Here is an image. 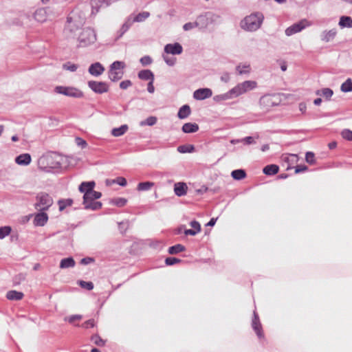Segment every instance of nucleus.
<instances>
[{"instance_id": "nucleus-1", "label": "nucleus", "mask_w": 352, "mask_h": 352, "mask_svg": "<svg viewBox=\"0 0 352 352\" xmlns=\"http://www.w3.org/2000/svg\"><path fill=\"white\" fill-rule=\"evenodd\" d=\"M280 102L281 98L279 94H266L260 98L259 104L263 111H268L272 107L278 106Z\"/></svg>"}, {"instance_id": "nucleus-2", "label": "nucleus", "mask_w": 352, "mask_h": 352, "mask_svg": "<svg viewBox=\"0 0 352 352\" xmlns=\"http://www.w3.org/2000/svg\"><path fill=\"white\" fill-rule=\"evenodd\" d=\"M264 16L261 12L253 13L244 19L245 26L243 28L252 32L260 28Z\"/></svg>"}, {"instance_id": "nucleus-3", "label": "nucleus", "mask_w": 352, "mask_h": 352, "mask_svg": "<svg viewBox=\"0 0 352 352\" xmlns=\"http://www.w3.org/2000/svg\"><path fill=\"white\" fill-rule=\"evenodd\" d=\"M53 198L47 192H41L36 196L34 208L38 211H46L52 206Z\"/></svg>"}, {"instance_id": "nucleus-4", "label": "nucleus", "mask_w": 352, "mask_h": 352, "mask_svg": "<svg viewBox=\"0 0 352 352\" xmlns=\"http://www.w3.org/2000/svg\"><path fill=\"white\" fill-rule=\"evenodd\" d=\"M78 41L80 47H87L96 41L95 31L91 28H84L80 33Z\"/></svg>"}, {"instance_id": "nucleus-5", "label": "nucleus", "mask_w": 352, "mask_h": 352, "mask_svg": "<svg viewBox=\"0 0 352 352\" xmlns=\"http://www.w3.org/2000/svg\"><path fill=\"white\" fill-rule=\"evenodd\" d=\"M57 94H63L75 98H81L84 96L83 92L74 87L57 86L55 87Z\"/></svg>"}, {"instance_id": "nucleus-6", "label": "nucleus", "mask_w": 352, "mask_h": 352, "mask_svg": "<svg viewBox=\"0 0 352 352\" xmlns=\"http://www.w3.org/2000/svg\"><path fill=\"white\" fill-rule=\"evenodd\" d=\"M311 22L309 21L307 19H304L288 27L285 30V33L287 36H290L293 34L300 32L302 30L307 27L311 26Z\"/></svg>"}, {"instance_id": "nucleus-7", "label": "nucleus", "mask_w": 352, "mask_h": 352, "mask_svg": "<svg viewBox=\"0 0 352 352\" xmlns=\"http://www.w3.org/2000/svg\"><path fill=\"white\" fill-rule=\"evenodd\" d=\"M80 28L79 25L75 21L72 17L68 16L67 18V24L64 29V34L67 38H74L76 36V32Z\"/></svg>"}, {"instance_id": "nucleus-8", "label": "nucleus", "mask_w": 352, "mask_h": 352, "mask_svg": "<svg viewBox=\"0 0 352 352\" xmlns=\"http://www.w3.org/2000/svg\"><path fill=\"white\" fill-rule=\"evenodd\" d=\"M88 87L96 94H102L109 91V86L105 82L89 80Z\"/></svg>"}, {"instance_id": "nucleus-9", "label": "nucleus", "mask_w": 352, "mask_h": 352, "mask_svg": "<svg viewBox=\"0 0 352 352\" xmlns=\"http://www.w3.org/2000/svg\"><path fill=\"white\" fill-rule=\"evenodd\" d=\"M252 327L254 332L256 333L258 339L262 340L264 339V334L263 331V328L261 323L259 320V317L257 313L254 311L253 314V319L252 321Z\"/></svg>"}, {"instance_id": "nucleus-10", "label": "nucleus", "mask_w": 352, "mask_h": 352, "mask_svg": "<svg viewBox=\"0 0 352 352\" xmlns=\"http://www.w3.org/2000/svg\"><path fill=\"white\" fill-rule=\"evenodd\" d=\"M96 184L94 182H84L80 184L78 187V190L80 192H83V199H87L90 192L94 190Z\"/></svg>"}, {"instance_id": "nucleus-11", "label": "nucleus", "mask_w": 352, "mask_h": 352, "mask_svg": "<svg viewBox=\"0 0 352 352\" xmlns=\"http://www.w3.org/2000/svg\"><path fill=\"white\" fill-rule=\"evenodd\" d=\"M242 93V89L240 87V85H237L236 87H234L233 89H230L229 91L224 94H221L220 96H217L214 99L219 98L221 100H228L230 98H234Z\"/></svg>"}, {"instance_id": "nucleus-12", "label": "nucleus", "mask_w": 352, "mask_h": 352, "mask_svg": "<svg viewBox=\"0 0 352 352\" xmlns=\"http://www.w3.org/2000/svg\"><path fill=\"white\" fill-rule=\"evenodd\" d=\"M212 91L209 88L198 89L193 93V97L196 100H202L211 97Z\"/></svg>"}, {"instance_id": "nucleus-13", "label": "nucleus", "mask_w": 352, "mask_h": 352, "mask_svg": "<svg viewBox=\"0 0 352 352\" xmlns=\"http://www.w3.org/2000/svg\"><path fill=\"white\" fill-rule=\"evenodd\" d=\"M182 46L179 43H175L174 44H167L164 47V52L167 54H180L182 53Z\"/></svg>"}, {"instance_id": "nucleus-14", "label": "nucleus", "mask_w": 352, "mask_h": 352, "mask_svg": "<svg viewBox=\"0 0 352 352\" xmlns=\"http://www.w3.org/2000/svg\"><path fill=\"white\" fill-rule=\"evenodd\" d=\"M104 67L100 63L96 62L89 66L88 72L94 76H99L104 72Z\"/></svg>"}, {"instance_id": "nucleus-15", "label": "nucleus", "mask_w": 352, "mask_h": 352, "mask_svg": "<svg viewBox=\"0 0 352 352\" xmlns=\"http://www.w3.org/2000/svg\"><path fill=\"white\" fill-rule=\"evenodd\" d=\"M337 34V30L336 28H333L329 30H324L320 34V39L322 41L328 43L334 39Z\"/></svg>"}, {"instance_id": "nucleus-16", "label": "nucleus", "mask_w": 352, "mask_h": 352, "mask_svg": "<svg viewBox=\"0 0 352 352\" xmlns=\"http://www.w3.org/2000/svg\"><path fill=\"white\" fill-rule=\"evenodd\" d=\"M48 221V215L43 211H41L35 214L34 219V224L36 226H43Z\"/></svg>"}, {"instance_id": "nucleus-17", "label": "nucleus", "mask_w": 352, "mask_h": 352, "mask_svg": "<svg viewBox=\"0 0 352 352\" xmlns=\"http://www.w3.org/2000/svg\"><path fill=\"white\" fill-rule=\"evenodd\" d=\"M188 186L186 183L177 182L174 185L175 194L178 197H182L186 195Z\"/></svg>"}, {"instance_id": "nucleus-18", "label": "nucleus", "mask_w": 352, "mask_h": 352, "mask_svg": "<svg viewBox=\"0 0 352 352\" xmlns=\"http://www.w3.org/2000/svg\"><path fill=\"white\" fill-rule=\"evenodd\" d=\"M15 162L19 165L27 166L31 162V156L28 153L21 154L15 158Z\"/></svg>"}, {"instance_id": "nucleus-19", "label": "nucleus", "mask_w": 352, "mask_h": 352, "mask_svg": "<svg viewBox=\"0 0 352 352\" xmlns=\"http://www.w3.org/2000/svg\"><path fill=\"white\" fill-rule=\"evenodd\" d=\"M109 78L113 82H117L120 80L124 74L123 71H119L118 69L109 68Z\"/></svg>"}, {"instance_id": "nucleus-20", "label": "nucleus", "mask_w": 352, "mask_h": 352, "mask_svg": "<svg viewBox=\"0 0 352 352\" xmlns=\"http://www.w3.org/2000/svg\"><path fill=\"white\" fill-rule=\"evenodd\" d=\"M34 18L36 21L43 23L47 19V12L44 8L37 9L34 13Z\"/></svg>"}, {"instance_id": "nucleus-21", "label": "nucleus", "mask_w": 352, "mask_h": 352, "mask_svg": "<svg viewBox=\"0 0 352 352\" xmlns=\"http://www.w3.org/2000/svg\"><path fill=\"white\" fill-rule=\"evenodd\" d=\"M138 78L144 80L154 81V74L149 69H144L139 72Z\"/></svg>"}, {"instance_id": "nucleus-22", "label": "nucleus", "mask_w": 352, "mask_h": 352, "mask_svg": "<svg viewBox=\"0 0 352 352\" xmlns=\"http://www.w3.org/2000/svg\"><path fill=\"white\" fill-rule=\"evenodd\" d=\"M199 130V126L196 123L188 122L182 126V131L185 133H195Z\"/></svg>"}, {"instance_id": "nucleus-23", "label": "nucleus", "mask_w": 352, "mask_h": 352, "mask_svg": "<svg viewBox=\"0 0 352 352\" xmlns=\"http://www.w3.org/2000/svg\"><path fill=\"white\" fill-rule=\"evenodd\" d=\"M24 296L23 292L16 290H11L7 292L6 298L10 300H20Z\"/></svg>"}, {"instance_id": "nucleus-24", "label": "nucleus", "mask_w": 352, "mask_h": 352, "mask_svg": "<svg viewBox=\"0 0 352 352\" xmlns=\"http://www.w3.org/2000/svg\"><path fill=\"white\" fill-rule=\"evenodd\" d=\"M338 24L342 28H352V18L348 16H342Z\"/></svg>"}, {"instance_id": "nucleus-25", "label": "nucleus", "mask_w": 352, "mask_h": 352, "mask_svg": "<svg viewBox=\"0 0 352 352\" xmlns=\"http://www.w3.org/2000/svg\"><path fill=\"white\" fill-rule=\"evenodd\" d=\"M191 113L190 107L188 104L183 105L179 110L177 116L180 119H184L190 116Z\"/></svg>"}, {"instance_id": "nucleus-26", "label": "nucleus", "mask_w": 352, "mask_h": 352, "mask_svg": "<svg viewBox=\"0 0 352 352\" xmlns=\"http://www.w3.org/2000/svg\"><path fill=\"white\" fill-rule=\"evenodd\" d=\"M133 23L131 17H129L126 21L122 25L120 30L118 32L119 35L117 37V39L120 38L122 36V35L130 28V27Z\"/></svg>"}, {"instance_id": "nucleus-27", "label": "nucleus", "mask_w": 352, "mask_h": 352, "mask_svg": "<svg viewBox=\"0 0 352 352\" xmlns=\"http://www.w3.org/2000/svg\"><path fill=\"white\" fill-rule=\"evenodd\" d=\"M83 205L85 206V209L86 210H97L102 207V203L100 201H87V203H84Z\"/></svg>"}, {"instance_id": "nucleus-28", "label": "nucleus", "mask_w": 352, "mask_h": 352, "mask_svg": "<svg viewBox=\"0 0 352 352\" xmlns=\"http://www.w3.org/2000/svg\"><path fill=\"white\" fill-rule=\"evenodd\" d=\"M278 170H279V168L277 165L270 164V165L266 166L263 168V173L267 175H274L278 172Z\"/></svg>"}, {"instance_id": "nucleus-29", "label": "nucleus", "mask_w": 352, "mask_h": 352, "mask_svg": "<svg viewBox=\"0 0 352 352\" xmlns=\"http://www.w3.org/2000/svg\"><path fill=\"white\" fill-rule=\"evenodd\" d=\"M76 263L73 258L68 257L63 258L60 261V267L62 269L73 267H74Z\"/></svg>"}, {"instance_id": "nucleus-30", "label": "nucleus", "mask_w": 352, "mask_h": 352, "mask_svg": "<svg viewBox=\"0 0 352 352\" xmlns=\"http://www.w3.org/2000/svg\"><path fill=\"white\" fill-rule=\"evenodd\" d=\"M128 130V126L123 124L118 128H114L111 131V135L114 137H119L124 135Z\"/></svg>"}, {"instance_id": "nucleus-31", "label": "nucleus", "mask_w": 352, "mask_h": 352, "mask_svg": "<svg viewBox=\"0 0 352 352\" xmlns=\"http://www.w3.org/2000/svg\"><path fill=\"white\" fill-rule=\"evenodd\" d=\"M316 95L324 97L326 99L329 100L333 94V91L330 88H323L316 91Z\"/></svg>"}, {"instance_id": "nucleus-32", "label": "nucleus", "mask_w": 352, "mask_h": 352, "mask_svg": "<svg viewBox=\"0 0 352 352\" xmlns=\"http://www.w3.org/2000/svg\"><path fill=\"white\" fill-rule=\"evenodd\" d=\"M340 90L344 93L352 91V80L351 78H347L341 85Z\"/></svg>"}, {"instance_id": "nucleus-33", "label": "nucleus", "mask_w": 352, "mask_h": 352, "mask_svg": "<svg viewBox=\"0 0 352 352\" xmlns=\"http://www.w3.org/2000/svg\"><path fill=\"white\" fill-rule=\"evenodd\" d=\"M257 87V82L254 80L243 81V92L254 89Z\"/></svg>"}, {"instance_id": "nucleus-34", "label": "nucleus", "mask_w": 352, "mask_h": 352, "mask_svg": "<svg viewBox=\"0 0 352 352\" xmlns=\"http://www.w3.org/2000/svg\"><path fill=\"white\" fill-rule=\"evenodd\" d=\"M186 250L185 247L182 244H177L168 248V253L170 254H176L179 252H184Z\"/></svg>"}, {"instance_id": "nucleus-35", "label": "nucleus", "mask_w": 352, "mask_h": 352, "mask_svg": "<svg viewBox=\"0 0 352 352\" xmlns=\"http://www.w3.org/2000/svg\"><path fill=\"white\" fill-rule=\"evenodd\" d=\"M154 186L151 182H140L138 184L137 190L139 191H146L150 190Z\"/></svg>"}, {"instance_id": "nucleus-36", "label": "nucleus", "mask_w": 352, "mask_h": 352, "mask_svg": "<svg viewBox=\"0 0 352 352\" xmlns=\"http://www.w3.org/2000/svg\"><path fill=\"white\" fill-rule=\"evenodd\" d=\"M150 16V13L148 12H142L137 14L133 19V22H142L145 21Z\"/></svg>"}, {"instance_id": "nucleus-37", "label": "nucleus", "mask_w": 352, "mask_h": 352, "mask_svg": "<svg viewBox=\"0 0 352 352\" xmlns=\"http://www.w3.org/2000/svg\"><path fill=\"white\" fill-rule=\"evenodd\" d=\"M195 151V147L191 144L181 145L177 147V151L181 153H192Z\"/></svg>"}, {"instance_id": "nucleus-38", "label": "nucleus", "mask_w": 352, "mask_h": 352, "mask_svg": "<svg viewBox=\"0 0 352 352\" xmlns=\"http://www.w3.org/2000/svg\"><path fill=\"white\" fill-rule=\"evenodd\" d=\"M73 204L72 199H60L58 201L59 210L63 211L66 207L71 206Z\"/></svg>"}, {"instance_id": "nucleus-39", "label": "nucleus", "mask_w": 352, "mask_h": 352, "mask_svg": "<svg viewBox=\"0 0 352 352\" xmlns=\"http://www.w3.org/2000/svg\"><path fill=\"white\" fill-rule=\"evenodd\" d=\"M157 120V119L155 116H149L140 122V126H153L156 124Z\"/></svg>"}, {"instance_id": "nucleus-40", "label": "nucleus", "mask_w": 352, "mask_h": 352, "mask_svg": "<svg viewBox=\"0 0 352 352\" xmlns=\"http://www.w3.org/2000/svg\"><path fill=\"white\" fill-rule=\"evenodd\" d=\"M102 196V193L98 191L92 190L90 192L89 197L87 199H83L84 203H87L89 201H96L98 199H100Z\"/></svg>"}, {"instance_id": "nucleus-41", "label": "nucleus", "mask_w": 352, "mask_h": 352, "mask_svg": "<svg viewBox=\"0 0 352 352\" xmlns=\"http://www.w3.org/2000/svg\"><path fill=\"white\" fill-rule=\"evenodd\" d=\"M91 340L97 346H102L105 344L106 341L102 339L98 334L93 335Z\"/></svg>"}, {"instance_id": "nucleus-42", "label": "nucleus", "mask_w": 352, "mask_h": 352, "mask_svg": "<svg viewBox=\"0 0 352 352\" xmlns=\"http://www.w3.org/2000/svg\"><path fill=\"white\" fill-rule=\"evenodd\" d=\"M127 200L125 198L118 197L113 199L111 203L116 206L122 207L126 205Z\"/></svg>"}, {"instance_id": "nucleus-43", "label": "nucleus", "mask_w": 352, "mask_h": 352, "mask_svg": "<svg viewBox=\"0 0 352 352\" xmlns=\"http://www.w3.org/2000/svg\"><path fill=\"white\" fill-rule=\"evenodd\" d=\"M258 135L248 136L243 138V145H251L256 143Z\"/></svg>"}, {"instance_id": "nucleus-44", "label": "nucleus", "mask_w": 352, "mask_h": 352, "mask_svg": "<svg viewBox=\"0 0 352 352\" xmlns=\"http://www.w3.org/2000/svg\"><path fill=\"white\" fill-rule=\"evenodd\" d=\"M126 67L124 62L116 60L114 61L111 65L110 68L122 71Z\"/></svg>"}, {"instance_id": "nucleus-45", "label": "nucleus", "mask_w": 352, "mask_h": 352, "mask_svg": "<svg viewBox=\"0 0 352 352\" xmlns=\"http://www.w3.org/2000/svg\"><path fill=\"white\" fill-rule=\"evenodd\" d=\"M305 160L308 164L311 165L315 164L316 160L314 153L311 151L307 152L305 154Z\"/></svg>"}, {"instance_id": "nucleus-46", "label": "nucleus", "mask_w": 352, "mask_h": 352, "mask_svg": "<svg viewBox=\"0 0 352 352\" xmlns=\"http://www.w3.org/2000/svg\"><path fill=\"white\" fill-rule=\"evenodd\" d=\"M11 232L10 226H4L0 228V239H3L6 236L9 235Z\"/></svg>"}, {"instance_id": "nucleus-47", "label": "nucleus", "mask_w": 352, "mask_h": 352, "mask_svg": "<svg viewBox=\"0 0 352 352\" xmlns=\"http://www.w3.org/2000/svg\"><path fill=\"white\" fill-rule=\"evenodd\" d=\"M79 285L84 289L87 290H91L94 288V284L91 281L80 280Z\"/></svg>"}, {"instance_id": "nucleus-48", "label": "nucleus", "mask_w": 352, "mask_h": 352, "mask_svg": "<svg viewBox=\"0 0 352 352\" xmlns=\"http://www.w3.org/2000/svg\"><path fill=\"white\" fill-rule=\"evenodd\" d=\"M163 59L166 63L169 66H173L176 63V58L174 57H170L167 54H163Z\"/></svg>"}, {"instance_id": "nucleus-49", "label": "nucleus", "mask_w": 352, "mask_h": 352, "mask_svg": "<svg viewBox=\"0 0 352 352\" xmlns=\"http://www.w3.org/2000/svg\"><path fill=\"white\" fill-rule=\"evenodd\" d=\"M64 69L69 70L70 72H76L78 69V65L70 62H67L63 65Z\"/></svg>"}, {"instance_id": "nucleus-50", "label": "nucleus", "mask_w": 352, "mask_h": 352, "mask_svg": "<svg viewBox=\"0 0 352 352\" xmlns=\"http://www.w3.org/2000/svg\"><path fill=\"white\" fill-rule=\"evenodd\" d=\"M342 137L349 141H352V131L349 129H344L341 132Z\"/></svg>"}, {"instance_id": "nucleus-51", "label": "nucleus", "mask_w": 352, "mask_h": 352, "mask_svg": "<svg viewBox=\"0 0 352 352\" xmlns=\"http://www.w3.org/2000/svg\"><path fill=\"white\" fill-rule=\"evenodd\" d=\"M199 25V23L197 22H189V23H186L183 26V29L185 30V31H189L195 28H197L198 27Z\"/></svg>"}, {"instance_id": "nucleus-52", "label": "nucleus", "mask_w": 352, "mask_h": 352, "mask_svg": "<svg viewBox=\"0 0 352 352\" xmlns=\"http://www.w3.org/2000/svg\"><path fill=\"white\" fill-rule=\"evenodd\" d=\"M181 261L180 259L175 258V257H168L165 260V263L167 265H173Z\"/></svg>"}, {"instance_id": "nucleus-53", "label": "nucleus", "mask_w": 352, "mask_h": 352, "mask_svg": "<svg viewBox=\"0 0 352 352\" xmlns=\"http://www.w3.org/2000/svg\"><path fill=\"white\" fill-rule=\"evenodd\" d=\"M232 177L235 179L239 180L242 179V169H237L233 170L231 173Z\"/></svg>"}, {"instance_id": "nucleus-54", "label": "nucleus", "mask_w": 352, "mask_h": 352, "mask_svg": "<svg viewBox=\"0 0 352 352\" xmlns=\"http://www.w3.org/2000/svg\"><path fill=\"white\" fill-rule=\"evenodd\" d=\"M190 225L193 228L192 230H194L195 232H197V233H198L201 231V225L198 221H197L195 220L192 221L190 223Z\"/></svg>"}, {"instance_id": "nucleus-55", "label": "nucleus", "mask_w": 352, "mask_h": 352, "mask_svg": "<svg viewBox=\"0 0 352 352\" xmlns=\"http://www.w3.org/2000/svg\"><path fill=\"white\" fill-rule=\"evenodd\" d=\"M95 326V322L94 319H90L82 324L81 327L85 329L89 327H94Z\"/></svg>"}, {"instance_id": "nucleus-56", "label": "nucleus", "mask_w": 352, "mask_h": 352, "mask_svg": "<svg viewBox=\"0 0 352 352\" xmlns=\"http://www.w3.org/2000/svg\"><path fill=\"white\" fill-rule=\"evenodd\" d=\"M140 63L142 65H148L152 63V59L148 56H145L140 58Z\"/></svg>"}, {"instance_id": "nucleus-57", "label": "nucleus", "mask_w": 352, "mask_h": 352, "mask_svg": "<svg viewBox=\"0 0 352 352\" xmlns=\"http://www.w3.org/2000/svg\"><path fill=\"white\" fill-rule=\"evenodd\" d=\"M132 85V82L129 80H123L120 83V87L122 89H126Z\"/></svg>"}, {"instance_id": "nucleus-58", "label": "nucleus", "mask_w": 352, "mask_h": 352, "mask_svg": "<svg viewBox=\"0 0 352 352\" xmlns=\"http://www.w3.org/2000/svg\"><path fill=\"white\" fill-rule=\"evenodd\" d=\"M116 182L121 186H125L127 184L125 178L122 177H118L116 179Z\"/></svg>"}, {"instance_id": "nucleus-59", "label": "nucleus", "mask_w": 352, "mask_h": 352, "mask_svg": "<svg viewBox=\"0 0 352 352\" xmlns=\"http://www.w3.org/2000/svg\"><path fill=\"white\" fill-rule=\"evenodd\" d=\"M82 316L81 315H72L71 316H69L67 319V321L69 322V323H73L74 322V320H80L82 319Z\"/></svg>"}, {"instance_id": "nucleus-60", "label": "nucleus", "mask_w": 352, "mask_h": 352, "mask_svg": "<svg viewBox=\"0 0 352 352\" xmlns=\"http://www.w3.org/2000/svg\"><path fill=\"white\" fill-rule=\"evenodd\" d=\"M308 169L307 166L303 165V166H297L295 168V173H300L302 172H305Z\"/></svg>"}, {"instance_id": "nucleus-61", "label": "nucleus", "mask_w": 352, "mask_h": 352, "mask_svg": "<svg viewBox=\"0 0 352 352\" xmlns=\"http://www.w3.org/2000/svg\"><path fill=\"white\" fill-rule=\"evenodd\" d=\"M76 143L78 145L81 146L82 148H85L87 145L86 141L80 138H76Z\"/></svg>"}, {"instance_id": "nucleus-62", "label": "nucleus", "mask_w": 352, "mask_h": 352, "mask_svg": "<svg viewBox=\"0 0 352 352\" xmlns=\"http://www.w3.org/2000/svg\"><path fill=\"white\" fill-rule=\"evenodd\" d=\"M154 81H149L147 86V90L149 93L153 94L155 91V87L153 86Z\"/></svg>"}, {"instance_id": "nucleus-63", "label": "nucleus", "mask_w": 352, "mask_h": 352, "mask_svg": "<svg viewBox=\"0 0 352 352\" xmlns=\"http://www.w3.org/2000/svg\"><path fill=\"white\" fill-rule=\"evenodd\" d=\"M92 261H94V259L92 258L86 257V258H83L82 259H81L80 263L83 264V265H87Z\"/></svg>"}, {"instance_id": "nucleus-64", "label": "nucleus", "mask_w": 352, "mask_h": 352, "mask_svg": "<svg viewBox=\"0 0 352 352\" xmlns=\"http://www.w3.org/2000/svg\"><path fill=\"white\" fill-rule=\"evenodd\" d=\"M221 81L224 82H228L230 80V75L228 73H224L221 76Z\"/></svg>"}]
</instances>
